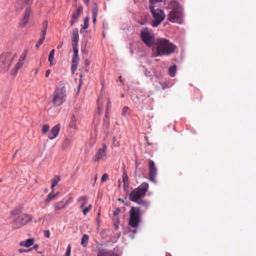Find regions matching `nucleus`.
<instances>
[{
    "mask_svg": "<svg viewBox=\"0 0 256 256\" xmlns=\"http://www.w3.org/2000/svg\"><path fill=\"white\" fill-rule=\"evenodd\" d=\"M67 204V202L60 201L55 202L54 204V208L55 211L64 208Z\"/></svg>",
    "mask_w": 256,
    "mask_h": 256,
    "instance_id": "obj_18",
    "label": "nucleus"
},
{
    "mask_svg": "<svg viewBox=\"0 0 256 256\" xmlns=\"http://www.w3.org/2000/svg\"><path fill=\"white\" fill-rule=\"evenodd\" d=\"M28 52V51L27 50H24L23 52L19 58L18 62L16 64L14 70H12L14 71V73H16L18 70L22 67L23 65V62L25 60Z\"/></svg>",
    "mask_w": 256,
    "mask_h": 256,
    "instance_id": "obj_13",
    "label": "nucleus"
},
{
    "mask_svg": "<svg viewBox=\"0 0 256 256\" xmlns=\"http://www.w3.org/2000/svg\"><path fill=\"white\" fill-rule=\"evenodd\" d=\"M70 143V140L68 138H66L64 142V146H67Z\"/></svg>",
    "mask_w": 256,
    "mask_h": 256,
    "instance_id": "obj_44",
    "label": "nucleus"
},
{
    "mask_svg": "<svg viewBox=\"0 0 256 256\" xmlns=\"http://www.w3.org/2000/svg\"><path fill=\"white\" fill-rule=\"evenodd\" d=\"M92 16H97L98 14V7L96 4H93L92 8Z\"/></svg>",
    "mask_w": 256,
    "mask_h": 256,
    "instance_id": "obj_30",
    "label": "nucleus"
},
{
    "mask_svg": "<svg viewBox=\"0 0 256 256\" xmlns=\"http://www.w3.org/2000/svg\"><path fill=\"white\" fill-rule=\"evenodd\" d=\"M107 149V146L104 144L102 148H100L96 153L93 158V161L96 162H98L100 160H104L106 158Z\"/></svg>",
    "mask_w": 256,
    "mask_h": 256,
    "instance_id": "obj_9",
    "label": "nucleus"
},
{
    "mask_svg": "<svg viewBox=\"0 0 256 256\" xmlns=\"http://www.w3.org/2000/svg\"><path fill=\"white\" fill-rule=\"evenodd\" d=\"M60 180V177L59 176H55L54 178L52 180V186L51 189L53 192L54 188L56 186L58 182Z\"/></svg>",
    "mask_w": 256,
    "mask_h": 256,
    "instance_id": "obj_21",
    "label": "nucleus"
},
{
    "mask_svg": "<svg viewBox=\"0 0 256 256\" xmlns=\"http://www.w3.org/2000/svg\"><path fill=\"white\" fill-rule=\"evenodd\" d=\"M65 256H70V255H68L66 254H65Z\"/></svg>",
    "mask_w": 256,
    "mask_h": 256,
    "instance_id": "obj_61",
    "label": "nucleus"
},
{
    "mask_svg": "<svg viewBox=\"0 0 256 256\" xmlns=\"http://www.w3.org/2000/svg\"><path fill=\"white\" fill-rule=\"evenodd\" d=\"M30 14V8H27L25 10L24 18L20 23V25L22 27H24L26 26V24L28 23Z\"/></svg>",
    "mask_w": 256,
    "mask_h": 256,
    "instance_id": "obj_15",
    "label": "nucleus"
},
{
    "mask_svg": "<svg viewBox=\"0 0 256 256\" xmlns=\"http://www.w3.org/2000/svg\"><path fill=\"white\" fill-rule=\"evenodd\" d=\"M48 22L46 20H45L42 23V28L41 29V34H46V30L48 28Z\"/></svg>",
    "mask_w": 256,
    "mask_h": 256,
    "instance_id": "obj_28",
    "label": "nucleus"
},
{
    "mask_svg": "<svg viewBox=\"0 0 256 256\" xmlns=\"http://www.w3.org/2000/svg\"><path fill=\"white\" fill-rule=\"evenodd\" d=\"M0 182H1V180H0Z\"/></svg>",
    "mask_w": 256,
    "mask_h": 256,
    "instance_id": "obj_64",
    "label": "nucleus"
},
{
    "mask_svg": "<svg viewBox=\"0 0 256 256\" xmlns=\"http://www.w3.org/2000/svg\"><path fill=\"white\" fill-rule=\"evenodd\" d=\"M60 124H58L54 126L51 130L50 132L48 134V138L50 140L54 139L58 134L60 129Z\"/></svg>",
    "mask_w": 256,
    "mask_h": 256,
    "instance_id": "obj_14",
    "label": "nucleus"
},
{
    "mask_svg": "<svg viewBox=\"0 0 256 256\" xmlns=\"http://www.w3.org/2000/svg\"><path fill=\"white\" fill-rule=\"evenodd\" d=\"M108 110H106V112H105V116L106 118H108Z\"/></svg>",
    "mask_w": 256,
    "mask_h": 256,
    "instance_id": "obj_50",
    "label": "nucleus"
},
{
    "mask_svg": "<svg viewBox=\"0 0 256 256\" xmlns=\"http://www.w3.org/2000/svg\"><path fill=\"white\" fill-rule=\"evenodd\" d=\"M78 202L80 204V207L82 208L87 204L88 198L85 196H82L78 198Z\"/></svg>",
    "mask_w": 256,
    "mask_h": 256,
    "instance_id": "obj_23",
    "label": "nucleus"
},
{
    "mask_svg": "<svg viewBox=\"0 0 256 256\" xmlns=\"http://www.w3.org/2000/svg\"><path fill=\"white\" fill-rule=\"evenodd\" d=\"M49 130H50V126L48 125V124L43 125V126L42 127V130L44 134H45V133L48 132L49 131Z\"/></svg>",
    "mask_w": 256,
    "mask_h": 256,
    "instance_id": "obj_34",
    "label": "nucleus"
},
{
    "mask_svg": "<svg viewBox=\"0 0 256 256\" xmlns=\"http://www.w3.org/2000/svg\"><path fill=\"white\" fill-rule=\"evenodd\" d=\"M50 72V70H46L45 76L46 78H48L49 76V74Z\"/></svg>",
    "mask_w": 256,
    "mask_h": 256,
    "instance_id": "obj_45",
    "label": "nucleus"
},
{
    "mask_svg": "<svg viewBox=\"0 0 256 256\" xmlns=\"http://www.w3.org/2000/svg\"><path fill=\"white\" fill-rule=\"evenodd\" d=\"M140 38L146 45L148 47L153 46L156 42L153 32L147 28L142 30Z\"/></svg>",
    "mask_w": 256,
    "mask_h": 256,
    "instance_id": "obj_7",
    "label": "nucleus"
},
{
    "mask_svg": "<svg viewBox=\"0 0 256 256\" xmlns=\"http://www.w3.org/2000/svg\"><path fill=\"white\" fill-rule=\"evenodd\" d=\"M82 10V7H79L77 9L76 11V12H78V14H80V12Z\"/></svg>",
    "mask_w": 256,
    "mask_h": 256,
    "instance_id": "obj_47",
    "label": "nucleus"
},
{
    "mask_svg": "<svg viewBox=\"0 0 256 256\" xmlns=\"http://www.w3.org/2000/svg\"><path fill=\"white\" fill-rule=\"evenodd\" d=\"M18 152V150H16V152H15L14 154V155H13V156H12V158H13V159L16 157V154H17Z\"/></svg>",
    "mask_w": 256,
    "mask_h": 256,
    "instance_id": "obj_52",
    "label": "nucleus"
},
{
    "mask_svg": "<svg viewBox=\"0 0 256 256\" xmlns=\"http://www.w3.org/2000/svg\"><path fill=\"white\" fill-rule=\"evenodd\" d=\"M34 248H36V246H34Z\"/></svg>",
    "mask_w": 256,
    "mask_h": 256,
    "instance_id": "obj_62",
    "label": "nucleus"
},
{
    "mask_svg": "<svg viewBox=\"0 0 256 256\" xmlns=\"http://www.w3.org/2000/svg\"><path fill=\"white\" fill-rule=\"evenodd\" d=\"M106 105H107L106 110H108V109L110 108V107H111V102H110V100L109 99H108V100H107Z\"/></svg>",
    "mask_w": 256,
    "mask_h": 256,
    "instance_id": "obj_41",
    "label": "nucleus"
},
{
    "mask_svg": "<svg viewBox=\"0 0 256 256\" xmlns=\"http://www.w3.org/2000/svg\"><path fill=\"white\" fill-rule=\"evenodd\" d=\"M66 88L64 84L56 88L54 93L52 103L55 106H59L66 100Z\"/></svg>",
    "mask_w": 256,
    "mask_h": 256,
    "instance_id": "obj_3",
    "label": "nucleus"
},
{
    "mask_svg": "<svg viewBox=\"0 0 256 256\" xmlns=\"http://www.w3.org/2000/svg\"><path fill=\"white\" fill-rule=\"evenodd\" d=\"M96 16H92V22L94 24L96 21Z\"/></svg>",
    "mask_w": 256,
    "mask_h": 256,
    "instance_id": "obj_48",
    "label": "nucleus"
},
{
    "mask_svg": "<svg viewBox=\"0 0 256 256\" xmlns=\"http://www.w3.org/2000/svg\"><path fill=\"white\" fill-rule=\"evenodd\" d=\"M80 14H78V12H74L72 15V20L70 22V24L72 26L78 20V18Z\"/></svg>",
    "mask_w": 256,
    "mask_h": 256,
    "instance_id": "obj_26",
    "label": "nucleus"
},
{
    "mask_svg": "<svg viewBox=\"0 0 256 256\" xmlns=\"http://www.w3.org/2000/svg\"><path fill=\"white\" fill-rule=\"evenodd\" d=\"M34 244V240L32 238H29L25 241L21 242L20 243V245L22 246H24L26 248H29L32 246Z\"/></svg>",
    "mask_w": 256,
    "mask_h": 256,
    "instance_id": "obj_19",
    "label": "nucleus"
},
{
    "mask_svg": "<svg viewBox=\"0 0 256 256\" xmlns=\"http://www.w3.org/2000/svg\"><path fill=\"white\" fill-rule=\"evenodd\" d=\"M18 252H26V250H22L20 249V250H18Z\"/></svg>",
    "mask_w": 256,
    "mask_h": 256,
    "instance_id": "obj_55",
    "label": "nucleus"
},
{
    "mask_svg": "<svg viewBox=\"0 0 256 256\" xmlns=\"http://www.w3.org/2000/svg\"><path fill=\"white\" fill-rule=\"evenodd\" d=\"M55 50H50L49 56H48V60L50 62V65L52 66L53 65V60L54 58V56Z\"/></svg>",
    "mask_w": 256,
    "mask_h": 256,
    "instance_id": "obj_27",
    "label": "nucleus"
},
{
    "mask_svg": "<svg viewBox=\"0 0 256 256\" xmlns=\"http://www.w3.org/2000/svg\"><path fill=\"white\" fill-rule=\"evenodd\" d=\"M68 202H69V200H67L66 202H67V204H68Z\"/></svg>",
    "mask_w": 256,
    "mask_h": 256,
    "instance_id": "obj_60",
    "label": "nucleus"
},
{
    "mask_svg": "<svg viewBox=\"0 0 256 256\" xmlns=\"http://www.w3.org/2000/svg\"><path fill=\"white\" fill-rule=\"evenodd\" d=\"M22 208L20 207H16L14 210L10 212V216L12 217H14L16 216L20 215L22 214Z\"/></svg>",
    "mask_w": 256,
    "mask_h": 256,
    "instance_id": "obj_22",
    "label": "nucleus"
},
{
    "mask_svg": "<svg viewBox=\"0 0 256 256\" xmlns=\"http://www.w3.org/2000/svg\"><path fill=\"white\" fill-rule=\"evenodd\" d=\"M89 20H90V18H89L88 16H87L84 18V25L82 26V28L84 29H86L88 28Z\"/></svg>",
    "mask_w": 256,
    "mask_h": 256,
    "instance_id": "obj_32",
    "label": "nucleus"
},
{
    "mask_svg": "<svg viewBox=\"0 0 256 256\" xmlns=\"http://www.w3.org/2000/svg\"><path fill=\"white\" fill-rule=\"evenodd\" d=\"M88 236L86 234H84L83 235L82 240H81V244L84 246H86L88 241Z\"/></svg>",
    "mask_w": 256,
    "mask_h": 256,
    "instance_id": "obj_25",
    "label": "nucleus"
},
{
    "mask_svg": "<svg viewBox=\"0 0 256 256\" xmlns=\"http://www.w3.org/2000/svg\"><path fill=\"white\" fill-rule=\"evenodd\" d=\"M44 233L46 238H49L50 237V234L49 230H45Z\"/></svg>",
    "mask_w": 256,
    "mask_h": 256,
    "instance_id": "obj_43",
    "label": "nucleus"
},
{
    "mask_svg": "<svg viewBox=\"0 0 256 256\" xmlns=\"http://www.w3.org/2000/svg\"><path fill=\"white\" fill-rule=\"evenodd\" d=\"M44 42V41H42V40H40L36 44V48H39V46Z\"/></svg>",
    "mask_w": 256,
    "mask_h": 256,
    "instance_id": "obj_39",
    "label": "nucleus"
},
{
    "mask_svg": "<svg viewBox=\"0 0 256 256\" xmlns=\"http://www.w3.org/2000/svg\"><path fill=\"white\" fill-rule=\"evenodd\" d=\"M145 204H146V206H148V204H147V203H145Z\"/></svg>",
    "mask_w": 256,
    "mask_h": 256,
    "instance_id": "obj_63",
    "label": "nucleus"
},
{
    "mask_svg": "<svg viewBox=\"0 0 256 256\" xmlns=\"http://www.w3.org/2000/svg\"><path fill=\"white\" fill-rule=\"evenodd\" d=\"M148 166L149 179L151 182H156V178L157 174V168L154 162L152 160H149Z\"/></svg>",
    "mask_w": 256,
    "mask_h": 256,
    "instance_id": "obj_11",
    "label": "nucleus"
},
{
    "mask_svg": "<svg viewBox=\"0 0 256 256\" xmlns=\"http://www.w3.org/2000/svg\"><path fill=\"white\" fill-rule=\"evenodd\" d=\"M149 188L148 184L146 182H142L136 188L132 190L130 194V199L133 202H136L141 197L144 196L146 192Z\"/></svg>",
    "mask_w": 256,
    "mask_h": 256,
    "instance_id": "obj_4",
    "label": "nucleus"
},
{
    "mask_svg": "<svg viewBox=\"0 0 256 256\" xmlns=\"http://www.w3.org/2000/svg\"><path fill=\"white\" fill-rule=\"evenodd\" d=\"M10 54H2L0 56V70H7L10 66Z\"/></svg>",
    "mask_w": 256,
    "mask_h": 256,
    "instance_id": "obj_10",
    "label": "nucleus"
},
{
    "mask_svg": "<svg viewBox=\"0 0 256 256\" xmlns=\"http://www.w3.org/2000/svg\"><path fill=\"white\" fill-rule=\"evenodd\" d=\"M176 70V66L175 65L171 66L169 69V74L170 76L173 77L175 76Z\"/></svg>",
    "mask_w": 256,
    "mask_h": 256,
    "instance_id": "obj_29",
    "label": "nucleus"
},
{
    "mask_svg": "<svg viewBox=\"0 0 256 256\" xmlns=\"http://www.w3.org/2000/svg\"><path fill=\"white\" fill-rule=\"evenodd\" d=\"M119 80H120V81L122 83H123V82H122V76H119Z\"/></svg>",
    "mask_w": 256,
    "mask_h": 256,
    "instance_id": "obj_57",
    "label": "nucleus"
},
{
    "mask_svg": "<svg viewBox=\"0 0 256 256\" xmlns=\"http://www.w3.org/2000/svg\"><path fill=\"white\" fill-rule=\"evenodd\" d=\"M76 119L74 116H72L71 118V121L70 122V126L72 128H76Z\"/></svg>",
    "mask_w": 256,
    "mask_h": 256,
    "instance_id": "obj_33",
    "label": "nucleus"
},
{
    "mask_svg": "<svg viewBox=\"0 0 256 256\" xmlns=\"http://www.w3.org/2000/svg\"><path fill=\"white\" fill-rule=\"evenodd\" d=\"M135 174H136V176H140V175L138 174V172H137V166H136V170H135Z\"/></svg>",
    "mask_w": 256,
    "mask_h": 256,
    "instance_id": "obj_51",
    "label": "nucleus"
},
{
    "mask_svg": "<svg viewBox=\"0 0 256 256\" xmlns=\"http://www.w3.org/2000/svg\"><path fill=\"white\" fill-rule=\"evenodd\" d=\"M120 212V209L119 208H116L114 211V216H117L119 214Z\"/></svg>",
    "mask_w": 256,
    "mask_h": 256,
    "instance_id": "obj_40",
    "label": "nucleus"
},
{
    "mask_svg": "<svg viewBox=\"0 0 256 256\" xmlns=\"http://www.w3.org/2000/svg\"><path fill=\"white\" fill-rule=\"evenodd\" d=\"M63 43L62 42H60V44L58 46L57 48L58 49L60 48L62 46Z\"/></svg>",
    "mask_w": 256,
    "mask_h": 256,
    "instance_id": "obj_49",
    "label": "nucleus"
},
{
    "mask_svg": "<svg viewBox=\"0 0 256 256\" xmlns=\"http://www.w3.org/2000/svg\"><path fill=\"white\" fill-rule=\"evenodd\" d=\"M122 181L124 182V186H125L126 184L127 183V182L128 181V176H126V175L124 174L123 176H122Z\"/></svg>",
    "mask_w": 256,
    "mask_h": 256,
    "instance_id": "obj_37",
    "label": "nucleus"
},
{
    "mask_svg": "<svg viewBox=\"0 0 256 256\" xmlns=\"http://www.w3.org/2000/svg\"><path fill=\"white\" fill-rule=\"evenodd\" d=\"M84 0V2L86 3V4H88L90 0Z\"/></svg>",
    "mask_w": 256,
    "mask_h": 256,
    "instance_id": "obj_54",
    "label": "nucleus"
},
{
    "mask_svg": "<svg viewBox=\"0 0 256 256\" xmlns=\"http://www.w3.org/2000/svg\"><path fill=\"white\" fill-rule=\"evenodd\" d=\"M86 64H88V62L86 60Z\"/></svg>",
    "mask_w": 256,
    "mask_h": 256,
    "instance_id": "obj_59",
    "label": "nucleus"
},
{
    "mask_svg": "<svg viewBox=\"0 0 256 256\" xmlns=\"http://www.w3.org/2000/svg\"><path fill=\"white\" fill-rule=\"evenodd\" d=\"M176 48L172 43L168 40L160 38L156 40V42L152 47V56H168L174 52Z\"/></svg>",
    "mask_w": 256,
    "mask_h": 256,
    "instance_id": "obj_1",
    "label": "nucleus"
},
{
    "mask_svg": "<svg viewBox=\"0 0 256 256\" xmlns=\"http://www.w3.org/2000/svg\"><path fill=\"white\" fill-rule=\"evenodd\" d=\"M74 54L72 58L71 70L72 74H74L76 70L77 66L79 62V58L78 55V48H75L73 50Z\"/></svg>",
    "mask_w": 256,
    "mask_h": 256,
    "instance_id": "obj_12",
    "label": "nucleus"
},
{
    "mask_svg": "<svg viewBox=\"0 0 256 256\" xmlns=\"http://www.w3.org/2000/svg\"><path fill=\"white\" fill-rule=\"evenodd\" d=\"M70 252H71V246H70L69 244L68 245V248H67V249H66V254H68V255H70Z\"/></svg>",
    "mask_w": 256,
    "mask_h": 256,
    "instance_id": "obj_38",
    "label": "nucleus"
},
{
    "mask_svg": "<svg viewBox=\"0 0 256 256\" xmlns=\"http://www.w3.org/2000/svg\"><path fill=\"white\" fill-rule=\"evenodd\" d=\"M32 217L26 214H22L12 222V226L14 229H18L26 225L32 220Z\"/></svg>",
    "mask_w": 256,
    "mask_h": 256,
    "instance_id": "obj_6",
    "label": "nucleus"
},
{
    "mask_svg": "<svg viewBox=\"0 0 256 256\" xmlns=\"http://www.w3.org/2000/svg\"><path fill=\"white\" fill-rule=\"evenodd\" d=\"M168 8L171 9L168 16V20L172 22L182 24L183 14L182 8L178 3L176 0H172L168 3Z\"/></svg>",
    "mask_w": 256,
    "mask_h": 256,
    "instance_id": "obj_2",
    "label": "nucleus"
},
{
    "mask_svg": "<svg viewBox=\"0 0 256 256\" xmlns=\"http://www.w3.org/2000/svg\"><path fill=\"white\" fill-rule=\"evenodd\" d=\"M163 0H149L150 2V8H153L156 7V4L160 2H162Z\"/></svg>",
    "mask_w": 256,
    "mask_h": 256,
    "instance_id": "obj_24",
    "label": "nucleus"
},
{
    "mask_svg": "<svg viewBox=\"0 0 256 256\" xmlns=\"http://www.w3.org/2000/svg\"><path fill=\"white\" fill-rule=\"evenodd\" d=\"M108 176L107 174L105 173L102 176L101 178V182H103L106 180H108Z\"/></svg>",
    "mask_w": 256,
    "mask_h": 256,
    "instance_id": "obj_36",
    "label": "nucleus"
},
{
    "mask_svg": "<svg viewBox=\"0 0 256 256\" xmlns=\"http://www.w3.org/2000/svg\"><path fill=\"white\" fill-rule=\"evenodd\" d=\"M45 36H46V34H40V40H42V41H44V40L45 39Z\"/></svg>",
    "mask_w": 256,
    "mask_h": 256,
    "instance_id": "obj_46",
    "label": "nucleus"
},
{
    "mask_svg": "<svg viewBox=\"0 0 256 256\" xmlns=\"http://www.w3.org/2000/svg\"><path fill=\"white\" fill-rule=\"evenodd\" d=\"M24 3H25L26 4L30 5L32 4L33 0H23Z\"/></svg>",
    "mask_w": 256,
    "mask_h": 256,
    "instance_id": "obj_42",
    "label": "nucleus"
},
{
    "mask_svg": "<svg viewBox=\"0 0 256 256\" xmlns=\"http://www.w3.org/2000/svg\"><path fill=\"white\" fill-rule=\"evenodd\" d=\"M102 105H100L98 104V110H102Z\"/></svg>",
    "mask_w": 256,
    "mask_h": 256,
    "instance_id": "obj_53",
    "label": "nucleus"
},
{
    "mask_svg": "<svg viewBox=\"0 0 256 256\" xmlns=\"http://www.w3.org/2000/svg\"><path fill=\"white\" fill-rule=\"evenodd\" d=\"M130 114V110L129 108L125 106L123 108L122 111V114L124 116H126L127 115Z\"/></svg>",
    "mask_w": 256,
    "mask_h": 256,
    "instance_id": "obj_31",
    "label": "nucleus"
},
{
    "mask_svg": "<svg viewBox=\"0 0 256 256\" xmlns=\"http://www.w3.org/2000/svg\"><path fill=\"white\" fill-rule=\"evenodd\" d=\"M80 85H79V87H78V91H79V90H80Z\"/></svg>",
    "mask_w": 256,
    "mask_h": 256,
    "instance_id": "obj_58",
    "label": "nucleus"
},
{
    "mask_svg": "<svg viewBox=\"0 0 256 256\" xmlns=\"http://www.w3.org/2000/svg\"><path fill=\"white\" fill-rule=\"evenodd\" d=\"M92 208L91 204H90L88 206H86L83 208L82 210V213L85 216L86 215L88 212L90 210V208Z\"/></svg>",
    "mask_w": 256,
    "mask_h": 256,
    "instance_id": "obj_35",
    "label": "nucleus"
},
{
    "mask_svg": "<svg viewBox=\"0 0 256 256\" xmlns=\"http://www.w3.org/2000/svg\"><path fill=\"white\" fill-rule=\"evenodd\" d=\"M78 39L79 36L78 30V29L75 28L73 30L72 36V46L73 50H75V48H78Z\"/></svg>",
    "mask_w": 256,
    "mask_h": 256,
    "instance_id": "obj_16",
    "label": "nucleus"
},
{
    "mask_svg": "<svg viewBox=\"0 0 256 256\" xmlns=\"http://www.w3.org/2000/svg\"><path fill=\"white\" fill-rule=\"evenodd\" d=\"M98 256H119L114 251H107L105 250H101L98 251Z\"/></svg>",
    "mask_w": 256,
    "mask_h": 256,
    "instance_id": "obj_17",
    "label": "nucleus"
},
{
    "mask_svg": "<svg viewBox=\"0 0 256 256\" xmlns=\"http://www.w3.org/2000/svg\"><path fill=\"white\" fill-rule=\"evenodd\" d=\"M58 193H56V194H54L52 192L50 193L46 198L44 200V202H45V204H46V206H47L49 202L54 198H56L57 196L58 195Z\"/></svg>",
    "mask_w": 256,
    "mask_h": 256,
    "instance_id": "obj_20",
    "label": "nucleus"
},
{
    "mask_svg": "<svg viewBox=\"0 0 256 256\" xmlns=\"http://www.w3.org/2000/svg\"><path fill=\"white\" fill-rule=\"evenodd\" d=\"M141 213L140 208L132 207L130 210V218L128 224L132 228L138 226L140 222Z\"/></svg>",
    "mask_w": 256,
    "mask_h": 256,
    "instance_id": "obj_5",
    "label": "nucleus"
},
{
    "mask_svg": "<svg viewBox=\"0 0 256 256\" xmlns=\"http://www.w3.org/2000/svg\"><path fill=\"white\" fill-rule=\"evenodd\" d=\"M97 174H96L95 176H94V182H96V180H97Z\"/></svg>",
    "mask_w": 256,
    "mask_h": 256,
    "instance_id": "obj_56",
    "label": "nucleus"
},
{
    "mask_svg": "<svg viewBox=\"0 0 256 256\" xmlns=\"http://www.w3.org/2000/svg\"><path fill=\"white\" fill-rule=\"evenodd\" d=\"M154 20L152 22L153 27H157L164 19L165 14L164 11L160 8H150Z\"/></svg>",
    "mask_w": 256,
    "mask_h": 256,
    "instance_id": "obj_8",
    "label": "nucleus"
}]
</instances>
